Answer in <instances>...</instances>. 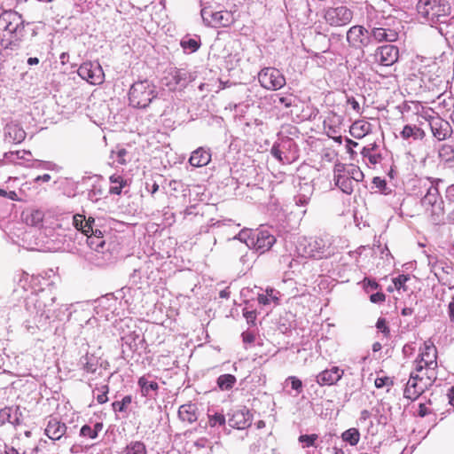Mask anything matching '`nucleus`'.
Masks as SVG:
<instances>
[{
  "label": "nucleus",
  "mask_w": 454,
  "mask_h": 454,
  "mask_svg": "<svg viewBox=\"0 0 454 454\" xmlns=\"http://www.w3.org/2000/svg\"><path fill=\"white\" fill-rule=\"evenodd\" d=\"M180 43L184 51L192 53L199 50L200 46V39L199 36L192 38L186 36L182 39Z\"/></svg>",
  "instance_id": "42"
},
{
  "label": "nucleus",
  "mask_w": 454,
  "mask_h": 454,
  "mask_svg": "<svg viewBox=\"0 0 454 454\" xmlns=\"http://www.w3.org/2000/svg\"><path fill=\"white\" fill-rule=\"evenodd\" d=\"M178 416L181 420L190 424L195 422L198 419L196 405L193 403L181 405L178 409Z\"/></svg>",
  "instance_id": "34"
},
{
  "label": "nucleus",
  "mask_w": 454,
  "mask_h": 454,
  "mask_svg": "<svg viewBox=\"0 0 454 454\" xmlns=\"http://www.w3.org/2000/svg\"><path fill=\"white\" fill-rule=\"evenodd\" d=\"M427 265L430 268L431 272H434L437 269L438 264L442 262V259H439L436 255L427 254Z\"/></svg>",
  "instance_id": "58"
},
{
  "label": "nucleus",
  "mask_w": 454,
  "mask_h": 454,
  "mask_svg": "<svg viewBox=\"0 0 454 454\" xmlns=\"http://www.w3.org/2000/svg\"><path fill=\"white\" fill-rule=\"evenodd\" d=\"M45 434L53 441H58L65 435L67 432V426L62 423L58 418L50 417L45 427Z\"/></svg>",
  "instance_id": "22"
},
{
  "label": "nucleus",
  "mask_w": 454,
  "mask_h": 454,
  "mask_svg": "<svg viewBox=\"0 0 454 454\" xmlns=\"http://www.w3.org/2000/svg\"><path fill=\"white\" fill-rule=\"evenodd\" d=\"M341 438L351 446H355L360 440V433L358 429L352 427L344 431L341 434Z\"/></svg>",
  "instance_id": "43"
},
{
  "label": "nucleus",
  "mask_w": 454,
  "mask_h": 454,
  "mask_svg": "<svg viewBox=\"0 0 454 454\" xmlns=\"http://www.w3.org/2000/svg\"><path fill=\"white\" fill-rule=\"evenodd\" d=\"M278 302V298L274 295V290L270 289L266 291V294H259L258 295V301L261 304L267 305L270 304V301Z\"/></svg>",
  "instance_id": "50"
},
{
  "label": "nucleus",
  "mask_w": 454,
  "mask_h": 454,
  "mask_svg": "<svg viewBox=\"0 0 454 454\" xmlns=\"http://www.w3.org/2000/svg\"><path fill=\"white\" fill-rule=\"evenodd\" d=\"M371 35L378 42H395L398 39V33L395 29L383 27H373Z\"/></svg>",
  "instance_id": "30"
},
{
  "label": "nucleus",
  "mask_w": 454,
  "mask_h": 454,
  "mask_svg": "<svg viewBox=\"0 0 454 454\" xmlns=\"http://www.w3.org/2000/svg\"><path fill=\"white\" fill-rule=\"evenodd\" d=\"M26 138L25 130L17 124H9L5 127L4 139L8 143L20 144Z\"/></svg>",
  "instance_id": "27"
},
{
  "label": "nucleus",
  "mask_w": 454,
  "mask_h": 454,
  "mask_svg": "<svg viewBox=\"0 0 454 454\" xmlns=\"http://www.w3.org/2000/svg\"><path fill=\"white\" fill-rule=\"evenodd\" d=\"M297 99L293 95H278L277 98L274 99V104L276 106H283L286 108L292 107L296 106Z\"/></svg>",
  "instance_id": "45"
},
{
  "label": "nucleus",
  "mask_w": 454,
  "mask_h": 454,
  "mask_svg": "<svg viewBox=\"0 0 454 454\" xmlns=\"http://www.w3.org/2000/svg\"><path fill=\"white\" fill-rule=\"evenodd\" d=\"M78 75L91 84H101L104 82L105 74L99 63L84 62L77 70Z\"/></svg>",
  "instance_id": "13"
},
{
  "label": "nucleus",
  "mask_w": 454,
  "mask_h": 454,
  "mask_svg": "<svg viewBox=\"0 0 454 454\" xmlns=\"http://www.w3.org/2000/svg\"><path fill=\"white\" fill-rule=\"evenodd\" d=\"M123 345L128 346L132 352L143 348L145 339L139 333L132 332L122 338Z\"/></svg>",
  "instance_id": "37"
},
{
  "label": "nucleus",
  "mask_w": 454,
  "mask_h": 454,
  "mask_svg": "<svg viewBox=\"0 0 454 454\" xmlns=\"http://www.w3.org/2000/svg\"><path fill=\"white\" fill-rule=\"evenodd\" d=\"M372 125L364 120L356 121L351 126L349 132L356 139L363 138L372 132Z\"/></svg>",
  "instance_id": "31"
},
{
  "label": "nucleus",
  "mask_w": 454,
  "mask_h": 454,
  "mask_svg": "<svg viewBox=\"0 0 454 454\" xmlns=\"http://www.w3.org/2000/svg\"><path fill=\"white\" fill-rule=\"evenodd\" d=\"M101 394L98 395L97 401L98 403L103 404L108 401L107 393L109 391V387L107 385H103L100 387Z\"/></svg>",
  "instance_id": "60"
},
{
  "label": "nucleus",
  "mask_w": 454,
  "mask_h": 454,
  "mask_svg": "<svg viewBox=\"0 0 454 454\" xmlns=\"http://www.w3.org/2000/svg\"><path fill=\"white\" fill-rule=\"evenodd\" d=\"M374 384L377 388H381L393 386V380L389 377H379L375 379Z\"/></svg>",
  "instance_id": "57"
},
{
  "label": "nucleus",
  "mask_w": 454,
  "mask_h": 454,
  "mask_svg": "<svg viewBox=\"0 0 454 454\" xmlns=\"http://www.w3.org/2000/svg\"><path fill=\"white\" fill-rule=\"evenodd\" d=\"M55 301V295L44 289L31 292L26 297V309L37 326L45 325L50 320L58 317Z\"/></svg>",
  "instance_id": "1"
},
{
  "label": "nucleus",
  "mask_w": 454,
  "mask_h": 454,
  "mask_svg": "<svg viewBox=\"0 0 454 454\" xmlns=\"http://www.w3.org/2000/svg\"><path fill=\"white\" fill-rule=\"evenodd\" d=\"M430 129L434 137L438 141L446 140L453 132L450 123L438 114L434 116V120L431 121Z\"/></svg>",
  "instance_id": "18"
},
{
  "label": "nucleus",
  "mask_w": 454,
  "mask_h": 454,
  "mask_svg": "<svg viewBox=\"0 0 454 454\" xmlns=\"http://www.w3.org/2000/svg\"><path fill=\"white\" fill-rule=\"evenodd\" d=\"M80 435L83 437H88L90 439H96L97 433L93 431L92 427H90L89 425H84L82 427L80 430Z\"/></svg>",
  "instance_id": "56"
},
{
  "label": "nucleus",
  "mask_w": 454,
  "mask_h": 454,
  "mask_svg": "<svg viewBox=\"0 0 454 454\" xmlns=\"http://www.w3.org/2000/svg\"><path fill=\"white\" fill-rule=\"evenodd\" d=\"M137 385L143 396L153 397L157 395L159 385L156 381H150L147 377L142 376L138 379Z\"/></svg>",
  "instance_id": "32"
},
{
  "label": "nucleus",
  "mask_w": 454,
  "mask_h": 454,
  "mask_svg": "<svg viewBox=\"0 0 454 454\" xmlns=\"http://www.w3.org/2000/svg\"><path fill=\"white\" fill-rule=\"evenodd\" d=\"M333 180L335 185L344 193L351 194L355 185L364 179V173L355 165L336 163L333 168Z\"/></svg>",
  "instance_id": "5"
},
{
  "label": "nucleus",
  "mask_w": 454,
  "mask_h": 454,
  "mask_svg": "<svg viewBox=\"0 0 454 454\" xmlns=\"http://www.w3.org/2000/svg\"><path fill=\"white\" fill-rule=\"evenodd\" d=\"M258 81L262 87L266 90H277L286 84V78L283 74L274 67H264L258 74Z\"/></svg>",
  "instance_id": "9"
},
{
  "label": "nucleus",
  "mask_w": 454,
  "mask_h": 454,
  "mask_svg": "<svg viewBox=\"0 0 454 454\" xmlns=\"http://www.w3.org/2000/svg\"><path fill=\"white\" fill-rule=\"evenodd\" d=\"M172 77L175 80V83L176 85L184 86L187 84L188 81V74L185 70L183 69H175L172 73Z\"/></svg>",
  "instance_id": "46"
},
{
  "label": "nucleus",
  "mask_w": 454,
  "mask_h": 454,
  "mask_svg": "<svg viewBox=\"0 0 454 454\" xmlns=\"http://www.w3.org/2000/svg\"><path fill=\"white\" fill-rule=\"evenodd\" d=\"M43 214L40 210H36L31 213L30 216L27 217V223L31 225H38L43 222Z\"/></svg>",
  "instance_id": "51"
},
{
  "label": "nucleus",
  "mask_w": 454,
  "mask_h": 454,
  "mask_svg": "<svg viewBox=\"0 0 454 454\" xmlns=\"http://www.w3.org/2000/svg\"><path fill=\"white\" fill-rule=\"evenodd\" d=\"M344 371L338 366L326 369L317 375V382L320 386H332L336 384L343 376Z\"/></svg>",
  "instance_id": "20"
},
{
  "label": "nucleus",
  "mask_w": 454,
  "mask_h": 454,
  "mask_svg": "<svg viewBox=\"0 0 454 454\" xmlns=\"http://www.w3.org/2000/svg\"><path fill=\"white\" fill-rule=\"evenodd\" d=\"M347 103L353 108L354 111H356L358 114H361L360 105H359L358 101L354 97H348Z\"/></svg>",
  "instance_id": "64"
},
{
  "label": "nucleus",
  "mask_w": 454,
  "mask_h": 454,
  "mask_svg": "<svg viewBox=\"0 0 454 454\" xmlns=\"http://www.w3.org/2000/svg\"><path fill=\"white\" fill-rule=\"evenodd\" d=\"M425 194L421 197L420 204L434 224L443 222L445 215V201L442 200L439 187L444 183L442 178L427 176L419 180Z\"/></svg>",
  "instance_id": "2"
},
{
  "label": "nucleus",
  "mask_w": 454,
  "mask_h": 454,
  "mask_svg": "<svg viewBox=\"0 0 454 454\" xmlns=\"http://www.w3.org/2000/svg\"><path fill=\"white\" fill-rule=\"evenodd\" d=\"M437 351L434 346L425 343L423 350L415 361V370L418 372L424 371V365L437 366Z\"/></svg>",
  "instance_id": "17"
},
{
  "label": "nucleus",
  "mask_w": 454,
  "mask_h": 454,
  "mask_svg": "<svg viewBox=\"0 0 454 454\" xmlns=\"http://www.w3.org/2000/svg\"><path fill=\"white\" fill-rule=\"evenodd\" d=\"M381 151L380 145L374 141L365 145L362 149L361 154L369 164L376 165L380 163L383 159Z\"/></svg>",
  "instance_id": "24"
},
{
  "label": "nucleus",
  "mask_w": 454,
  "mask_h": 454,
  "mask_svg": "<svg viewBox=\"0 0 454 454\" xmlns=\"http://www.w3.org/2000/svg\"><path fill=\"white\" fill-rule=\"evenodd\" d=\"M286 383H290L292 389L295 390L297 395L300 394L302 390V382L295 376H289L286 380Z\"/></svg>",
  "instance_id": "53"
},
{
  "label": "nucleus",
  "mask_w": 454,
  "mask_h": 454,
  "mask_svg": "<svg viewBox=\"0 0 454 454\" xmlns=\"http://www.w3.org/2000/svg\"><path fill=\"white\" fill-rule=\"evenodd\" d=\"M334 238L330 234L299 239L296 249L303 257L322 259L334 254Z\"/></svg>",
  "instance_id": "4"
},
{
  "label": "nucleus",
  "mask_w": 454,
  "mask_h": 454,
  "mask_svg": "<svg viewBox=\"0 0 454 454\" xmlns=\"http://www.w3.org/2000/svg\"><path fill=\"white\" fill-rule=\"evenodd\" d=\"M225 422V417L222 413L215 412L214 415L209 416V425L211 427H215L217 425L223 426Z\"/></svg>",
  "instance_id": "54"
},
{
  "label": "nucleus",
  "mask_w": 454,
  "mask_h": 454,
  "mask_svg": "<svg viewBox=\"0 0 454 454\" xmlns=\"http://www.w3.org/2000/svg\"><path fill=\"white\" fill-rule=\"evenodd\" d=\"M399 50L392 44L379 47L374 53V59L381 66L389 67L398 60Z\"/></svg>",
  "instance_id": "15"
},
{
  "label": "nucleus",
  "mask_w": 454,
  "mask_h": 454,
  "mask_svg": "<svg viewBox=\"0 0 454 454\" xmlns=\"http://www.w3.org/2000/svg\"><path fill=\"white\" fill-rule=\"evenodd\" d=\"M377 329L381 332L386 337L390 334L389 327L387 326V320L384 317H380L376 323Z\"/></svg>",
  "instance_id": "55"
},
{
  "label": "nucleus",
  "mask_w": 454,
  "mask_h": 454,
  "mask_svg": "<svg viewBox=\"0 0 454 454\" xmlns=\"http://www.w3.org/2000/svg\"><path fill=\"white\" fill-rule=\"evenodd\" d=\"M439 283L442 285L449 286L450 289L454 288V285H451L450 278L454 274V269L452 265L446 260H442V262L438 264L437 269L433 272Z\"/></svg>",
  "instance_id": "23"
},
{
  "label": "nucleus",
  "mask_w": 454,
  "mask_h": 454,
  "mask_svg": "<svg viewBox=\"0 0 454 454\" xmlns=\"http://www.w3.org/2000/svg\"><path fill=\"white\" fill-rule=\"evenodd\" d=\"M314 192V185L311 182H304L299 184V190L294 197V201L297 206L304 207L308 205L310 198Z\"/></svg>",
  "instance_id": "26"
},
{
  "label": "nucleus",
  "mask_w": 454,
  "mask_h": 454,
  "mask_svg": "<svg viewBox=\"0 0 454 454\" xmlns=\"http://www.w3.org/2000/svg\"><path fill=\"white\" fill-rule=\"evenodd\" d=\"M155 97V87L147 80L133 83L129 92L130 105L137 108H145Z\"/></svg>",
  "instance_id": "8"
},
{
  "label": "nucleus",
  "mask_w": 454,
  "mask_h": 454,
  "mask_svg": "<svg viewBox=\"0 0 454 454\" xmlns=\"http://www.w3.org/2000/svg\"><path fill=\"white\" fill-rule=\"evenodd\" d=\"M73 224L88 237V244L92 249L99 252L104 247L103 232L98 228L93 217L86 219L84 215L75 214L73 215Z\"/></svg>",
  "instance_id": "7"
},
{
  "label": "nucleus",
  "mask_w": 454,
  "mask_h": 454,
  "mask_svg": "<svg viewBox=\"0 0 454 454\" xmlns=\"http://www.w3.org/2000/svg\"><path fill=\"white\" fill-rule=\"evenodd\" d=\"M111 187L110 193L120 195L121 193L122 188L127 185V180H125L120 175H113L110 176Z\"/></svg>",
  "instance_id": "41"
},
{
  "label": "nucleus",
  "mask_w": 454,
  "mask_h": 454,
  "mask_svg": "<svg viewBox=\"0 0 454 454\" xmlns=\"http://www.w3.org/2000/svg\"><path fill=\"white\" fill-rule=\"evenodd\" d=\"M386 299V296L383 293L381 292H377L375 294H372L371 296H370V301L372 302V303H380V302H383Z\"/></svg>",
  "instance_id": "63"
},
{
  "label": "nucleus",
  "mask_w": 454,
  "mask_h": 454,
  "mask_svg": "<svg viewBox=\"0 0 454 454\" xmlns=\"http://www.w3.org/2000/svg\"><path fill=\"white\" fill-rule=\"evenodd\" d=\"M250 238H252V236L248 235L247 231H241L234 239L243 241L247 247H250L252 246L251 241L249 240Z\"/></svg>",
  "instance_id": "62"
},
{
  "label": "nucleus",
  "mask_w": 454,
  "mask_h": 454,
  "mask_svg": "<svg viewBox=\"0 0 454 454\" xmlns=\"http://www.w3.org/2000/svg\"><path fill=\"white\" fill-rule=\"evenodd\" d=\"M81 368L87 373H96L101 366L100 358L94 354L86 353L79 360Z\"/></svg>",
  "instance_id": "29"
},
{
  "label": "nucleus",
  "mask_w": 454,
  "mask_h": 454,
  "mask_svg": "<svg viewBox=\"0 0 454 454\" xmlns=\"http://www.w3.org/2000/svg\"><path fill=\"white\" fill-rule=\"evenodd\" d=\"M110 159L113 160V163L126 165L131 160V154L126 148L117 145L112 150Z\"/></svg>",
  "instance_id": "36"
},
{
  "label": "nucleus",
  "mask_w": 454,
  "mask_h": 454,
  "mask_svg": "<svg viewBox=\"0 0 454 454\" xmlns=\"http://www.w3.org/2000/svg\"><path fill=\"white\" fill-rule=\"evenodd\" d=\"M211 160L209 150L199 147L192 153L189 162L192 166L200 168L207 165Z\"/></svg>",
  "instance_id": "28"
},
{
  "label": "nucleus",
  "mask_w": 454,
  "mask_h": 454,
  "mask_svg": "<svg viewBox=\"0 0 454 454\" xmlns=\"http://www.w3.org/2000/svg\"><path fill=\"white\" fill-rule=\"evenodd\" d=\"M236 383V377L230 373L222 374L216 379V387L220 391H230L233 389Z\"/></svg>",
  "instance_id": "38"
},
{
  "label": "nucleus",
  "mask_w": 454,
  "mask_h": 454,
  "mask_svg": "<svg viewBox=\"0 0 454 454\" xmlns=\"http://www.w3.org/2000/svg\"><path fill=\"white\" fill-rule=\"evenodd\" d=\"M409 280L408 275H399L398 277L395 278L393 279V283L395 285V287L397 290H400L401 288H404L405 283Z\"/></svg>",
  "instance_id": "59"
},
{
  "label": "nucleus",
  "mask_w": 454,
  "mask_h": 454,
  "mask_svg": "<svg viewBox=\"0 0 454 454\" xmlns=\"http://www.w3.org/2000/svg\"><path fill=\"white\" fill-rule=\"evenodd\" d=\"M131 395H125L121 401H115L112 403L113 410L114 411L123 412L126 411L127 407L131 403Z\"/></svg>",
  "instance_id": "48"
},
{
  "label": "nucleus",
  "mask_w": 454,
  "mask_h": 454,
  "mask_svg": "<svg viewBox=\"0 0 454 454\" xmlns=\"http://www.w3.org/2000/svg\"><path fill=\"white\" fill-rule=\"evenodd\" d=\"M228 424L233 428L246 429L252 424V416L247 409L235 410L229 414Z\"/></svg>",
  "instance_id": "19"
},
{
  "label": "nucleus",
  "mask_w": 454,
  "mask_h": 454,
  "mask_svg": "<svg viewBox=\"0 0 454 454\" xmlns=\"http://www.w3.org/2000/svg\"><path fill=\"white\" fill-rule=\"evenodd\" d=\"M326 23L333 27H341L348 24L353 18V12L347 6L331 7L325 12Z\"/></svg>",
  "instance_id": "11"
},
{
  "label": "nucleus",
  "mask_w": 454,
  "mask_h": 454,
  "mask_svg": "<svg viewBox=\"0 0 454 454\" xmlns=\"http://www.w3.org/2000/svg\"><path fill=\"white\" fill-rule=\"evenodd\" d=\"M416 370L411 372L410 379L404 388L403 396L410 400H416L428 387L429 381L423 380L424 376Z\"/></svg>",
  "instance_id": "12"
},
{
  "label": "nucleus",
  "mask_w": 454,
  "mask_h": 454,
  "mask_svg": "<svg viewBox=\"0 0 454 454\" xmlns=\"http://www.w3.org/2000/svg\"><path fill=\"white\" fill-rule=\"evenodd\" d=\"M146 447L143 442H130L125 448V454H146Z\"/></svg>",
  "instance_id": "44"
},
{
  "label": "nucleus",
  "mask_w": 454,
  "mask_h": 454,
  "mask_svg": "<svg viewBox=\"0 0 454 454\" xmlns=\"http://www.w3.org/2000/svg\"><path fill=\"white\" fill-rule=\"evenodd\" d=\"M286 145H287L288 148L291 149L292 147H294L296 148V145L295 144L291 141V140H288L286 143L283 144L281 145V147H276V146H273L272 149H271V153L272 155L278 159L280 162L286 164V163H291L293 160H294L296 159V151L294 152L293 155L292 156H288L286 154L284 153L283 152V149L286 147Z\"/></svg>",
  "instance_id": "33"
},
{
  "label": "nucleus",
  "mask_w": 454,
  "mask_h": 454,
  "mask_svg": "<svg viewBox=\"0 0 454 454\" xmlns=\"http://www.w3.org/2000/svg\"><path fill=\"white\" fill-rule=\"evenodd\" d=\"M437 366H432V365H424L425 372H421L420 375L424 376L423 380H428L429 386L432 385V383L434 381V380L437 377L435 369Z\"/></svg>",
  "instance_id": "49"
},
{
  "label": "nucleus",
  "mask_w": 454,
  "mask_h": 454,
  "mask_svg": "<svg viewBox=\"0 0 454 454\" xmlns=\"http://www.w3.org/2000/svg\"><path fill=\"white\" fill-rule=\"evenodd\" d=\"M317 439V434H302L299 437V442L302 444V447H310L315 445V442Z\"/></svg>",
  "instance_id": "52"
},
{
  "label": "nucleus",
  "mask_w": 454,
  "mask_h": 454,
  "mask_svg": "<svg viewBox=\"0 0 454 454\" xmlns=\"http://www.w3.org/2000/svg\"><path fill=\"white\" fill-rule=\"evenodd\" d=\"M27 167L54 171L57 173L60 172L62 169V167H60L59 165H58L57 163H55L53 161H49V160L45 161V160H35V159H33L32 163L27 164Z\"/></svg>",
  "instance_id": "40"
},
{
  "label": "nucleus",
  "mask_w": 454,
  "mask_h": 454,
  "mask_svg": "<svg viewBox=\"0 0 454 454\" xmlns=\"http://www.w3.org/2000/svg\"><path fill=\"white\" fill-rule=\"evenodd\" d=\"M439 157L446 161L454 160V149L450 145H442L439 148Z\"/></svg>",
  "instance_id": "47"
},
{
  "label": "nucleus",
  "mask_w": 454,
  "mask_h": 454,
  "mask_svg": "<svg viewBox=\"0 0 454 454\" xmlns=\"http://www.w3.org/2000/svg\"><path fill=\"white\" fill-rule=\"evenodd\" d=\"M417 9L418 12L432 27L442 19H447L451 10L447 0H419Z\"/></svg>",
  "instance_id": "6"
},
{
  "label": "nucleus",
  "mask_w": 454,
  "mask_h": 454,
  "mask_svg": "<svg viewBox=\"0 0 454 454\" xmlns=\"http://www.w3.org/2000/svg\"><path fill=\"white\" fill-rule=\"evenodd\" d=\"M23 414L20 406H7L0 410L1 423H10L14 427L22 423Z\"/></svg>",
  "instance_id": "21"
},
{
  "label": "nucleus",
  "mask_w": 454,
  "mask_h": 454,
  "mask_svg": "<svg viewBox=\"0 0 454 454\" xmlns=\"http://www.w3.org/2000/svg\"><path fill=\"white\" fill-rule=\"evenodd\" d=\"M249 240L257 252L263 254L271 248L276 242V238L269 230L260 229L252 234Z\"/></svg>",
  "instance_id": "14"
},
{
  "label": "nucleus",
  "mask_w": 454,
  "mask_h": 454,
  "mask_svg": "<svg viewBox=\"0 0 454 454\" xmlns=\"http://www.w3.org/2000/svg\"><path fill=\"white\" fill-rule=\"evenodd\" d=\"M4 159L14 164H20L27 167V164L32 163L33 156L30 151H10L4 154Z\"/></svg>",
  "instance_id": "25"
},
{
  "label": "nucleus",
  "mask_w": 454,
  "mask_h": 454,
  "mask_svg": "<svg viewBox=\"0 0 454 454\" xmlns=\"http://www.w3.org/2000/svg\"><path fill=\"white\" fill-rule=\"evenodd\" d=\"M200 14L202 20L212 27H227L235 20L232 12L226 10L212 12L209 8L204 7Z\"/></svg>",
  "instance_id": "10"
},
{
  "label": "nucleus",
  "mask_w": 454,
  "mask_h": 454,
  "mask_svg": "<svg viewBox=\"0 0 454 454\" xmlns=\"http://www.w3.org/2000/svg\"><path fill=\"white\" fill-rule=\"evenodd\" d=\"M347 40L352 47H364L370 43L369 32L362 26H353L347 32Z\"/></svg>",
  "instance_id": "16"
},
{
  "label": "nucleus",
  "mask_w": 454,
  "mask_h": 454,
  "mask_svg": "<svg viewBox=\"0 0 454 454\" xmlns=\"http://www.w3.org/2000/svg\"><path fill=\"white\" fill-rule=\"evenodd\" d=\"M25 24L22 16L15 11L0 13V45L4 49L17 50L24 36Z\"/></svg>",
  "instance_id": "3"
},
{
  "label": "nucleus",
  "mask_w": 454,
  "mask_h": 454,
  "mask_svg": "<svg viewBox=\"0 0 454 454\" xmlns=\"http://www.w3.org/2000/svg\"><path fill=\"white\" fill-rule=\"evenodd\" d=\"M445 201L449 205H454V184L449 185L445 191Z\"/></svg>",
  "instance_id": "61"
},
{
  "label": "nucleus",
  "mask_w": 454,
  "mask_h": 454,
  "mask_svg": "<svg viewBox=\"0 0 454 454\" xmlns=\"http://www.w3.org/2000/svg\"><path fill=\"white\" fill-rule=\"evenodd\" d=\"M403 139L412 138L413 140H423L426 137V132L416 125L407 124L403 127L400 133Z\"/></svg>",
  "instance_id": "35"
},
{
  "label": "nucleus",
  "mask_w": 454,
  "mask_h": 454,
  "mask_svg": "<svg viewBox=\"0 0 454 454\" xmlns=\"http://www.w3.org/2000/svg\"><path fill=\"white\" fill-rule=\"evenodd\" d=\"M436 28L439 33L447 37L454 36V16L451 18L442 19V20L436 23Z\"/></svg>",
  "instance_id": "39"
}]
</instances>
